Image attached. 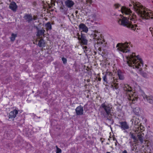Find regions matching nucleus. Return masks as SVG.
Listing matches in <instances>:
<instances>
[{"label":"nucleus","instance_id":"obj_32","mask_svg":"<svg viewBox=\"0 0 153 153\" xmlns=\"http://www.w3.org/2000/svg\"><path fill=\"white\" fill-rule=\"evenodd\" d=\"M149 30L151 32L152 36H153V28L152 27H150L149 28Z\"/></svg>","mask_w":153,"mask_h":153},{"label":"nucleus","instance_id":"obj_33","mask_svg":"<svg viewBox=\"0 0 153 153\" xmlns=\"http://www.w3.org/2000/svg\"><path fill=\"white\" fill-rule=\"evenodd\" d=\"M61 150L60 149H58V150L56 151V153H61Z\"/></svg>","mask_w":153,"mask_h":153},{"label":"nucleus","instance_id":"obj_17","mask_svg":"<svg viewBox=\"0 0 153 153\" xmlns=\"http://www.w3.org/2000/svg\"><path fill=\"white\" fill-rule=\"evenodd\" d=\"M128 100L131 101L130 103H134L137 100V98L132 95L129 94L128 97Z\"/></svg>","mask_w":153,"mask_h":153},{"label":"nucleus","instance_id":"obj_35","mask_svg":"<svg viewBox=\"0 0 153 153\" xmlns=\"http://www.w3.org/2000/svg\"><path fill=\"white\" fill-rule=\"evenodd\" d=\"M33 17V20H36L37 19V17L36 16H34Z\"/></svg>","mask_w":153,"mask_h":153},{"label":"nucleus","instance_id":"obj_12","mask_svg":"<svg viewBox=\"0 0 153 153\" xmlns=\"http://www.w3.org/2000/svg\"><path fill=\"white\" fill-rule=\"evenodd\" d=\"M75 111L77 115H82L83 114V109L82 106L79 105L76 109Z\"/></svg>","mask_w":153,"mask_h":153},{"label":"nucleus","instance_id":"obj_26","mask_svg":"<svg viewBox=\"0 0 153 153\" xmlns=\"http://www.w3.org/2000/svg\"><path fill=\"white\" fill-rule=\"evenodd\" d=\"M124 90L126 91L127 92H131V88L128 85L126 86L124 88Z\"/></svg>","mask_w":153,"mask_h":153},{"label":"nucleus","instance_id":"obj_23","mask_svg":"<svg viewBox=\"0 0 153 153\" xmlns=\"http://www.w3.org/2000/svg\"><path fill=\"white\" fill-rule=\"evenodd\" d=\"M117 74L119 76V79L121 80H123L124 79V77L123 75V73L120 70H119L117 71Z\"/></svg>","mask_w":153,"mask_h":153},{"label":"nucleus","instance_id":"obj_24","mask_svg":"<svg viewBox=\"0 0 153 153\" xmlns=\"http://www.w3.org/2000/svg\"><path fill=\"white\" fill-rule=\"evenodd\" d=\"M46 30H50L52 29V26L50 22H48L45 25Z\"/></svg>","mask_w":153,"mask_h":153},{"label":"nucleus","instance_id":"obj_41","mask_svg":"<svg viewBox=\"0 0 153 153\" xmlns=\"http://www.w3.org/2000/svg\"><path fill=\"white\" fill-rule=\"evenodd\" d=\"M111 86V87H113L114 88V85H112Z\"/></svg>","mask_w":153,"mask_h":153},{"label":"nucleus","instance_id":"obj_15","mask_svg":"<svg viewBox=\"0 0 153 153\" xmlns=\"http://www.w3.org/2000/svg\"><path fill=\"white\" fill-rule=\"evenodd\" d=\"M79 27L80 30H81L83 31L86 33L88 31V27L83 23H81L79 25Z\"/></svg>","mask_w":153,"mask_h":153},{"label":"nucleus","instance_id":"obj_10","mask_svg":"<svg viewBox=\"0 0 153 153\" xmlns=\"http://www.w3.org/2000/svg\"><path fill=\"white\" fill-rule=\"evenodd\" d=\"M144 134L142 131L138 132L137 135V137L138 138V140L140 141V142L142 143H143L144 139Z\"/></svg>","mask_w":153,"mask_h":153},{"label":"nucleus","instance_id":"obj_25","mask_svg":"<svg viewBox=\"0 0 153 153\" xmlns=\"http://www.w3.org/2000/svg\"><path fill=\"white\" fill-rule=\"evenodd\" d=\"M130 134L131 135V138L134 140V142H137L138 141V140L137 138L134 135L133 133L130 132Z\"/></svg>","mask_w":153,"mask_h":153},{"label":"nucleus","instance_id":"obj_18","mask_svg":"<svg viewBox=\"0 0 153 153\" xmlns=\"http://www.w3.org/2000/svg\"><path fill=\"white\" fill-rule=\"evenodd\" d=\"M9 8L13 11L15 12L17 8V6L15 2H13L10 4Z\"/></svg>","mask_w":153,"mask_h":153},{"label":"nucleus","instance_id":"obj_29","mask_svg":"<svg viewBox=\"0 0 153 153\" xmlns=\"http://www.w3.org/2000/svg\"><path fill=\"white\" fill-rule=\"evenodd\" d=\"M108 78V77L107 76L105 75V76L102 78L103 81L106 82V84L108 83V82L107 81V78Z\"/></svg>","mask_w":153,"mask_h":153},{"label":"nucleus","instance_id":"obj_34","mask_svg":"<svg viewBox=\"0 0 153 153\" xmlns=\"http://www.w3.org/2000/svg\"><path fill=\"white\" fill-rule=\"evenodd\" d=\"M114 88L115 89H117L118 88V84H116L114 85Z\"/></svg>","mask_w":153,"mask_h":153},{"label":"nucleus","instance_id":"obj_36","mask_svg":"<svg viewBox=\"0 0 153 153\" xmlns=\"http://www.w3.org/2000/svg\"><path fill=\"white\" fill-rule=\"evenodd\" d=\"M87 48V47L86 46H84L83 47V48L84 49H85V51H87V50L86 49Z\"/></svg>","mask_w":153,"mask_h":153},{"label":"nucleus","instance_id":"obj_16","mask_svg":"<svg viewBox=\"0 0 153 153\" xmlns=\"http://www.w3.org/2000/svg\"><path fill=\"white\" fill-rule=\"evenodd\" d=\"M97 45H98L100 47L102 48L105 47L106 45V43L105 42L104 40L103 39H99L98 41H97Z\"/></svg>","mask_w":153,"mask_h":153},{"label":"nucleus","instance_id":"obj_4","mask_svg":"<svg viewBox=\"0 0 153 153\" xmlns=\"http://www.w3.org/2000/svg\"><path fill=\"white\" fill-rule=\"evenodd\" d=\"M118 23L121 25L131 28L132 30H135L137 25L136 24L133 25L131 24L128 19L127 17H123L122 19H120L118 21Z\"/></svg>","mask_w":153,"mask_h":153},{"label":"nucleus","instance_id":"obj_6","mask_svg":"<svg viewBox=\"0 0 153 153\" xmlns=\"http://www.w3.org/2000/svg\"><path fill=\"white\" fill-rule=\"evenodd\" d=\"M121 11L123 13H124L126 15H129L128 19L130 20L134 21L136 18V16L133 14L131 10L124 6L121 7Z\"/></svg>","mask_w":153,"mask_h":153},{"label":"nucleus","instance_id":"obj_43","mask_svg":"<svg viewBox=\"0 0 153 153\" xmlns=\"http://www.w3.org/2000/svg\"><path fill=\"white\" fill-rule=\"evenodd\" d=\"M132 6V4H130L129 5V6H130H130Z\"/></svg>","mask_w":153,"mask_h":153},{"label":"nucleus","instance_id":"obj_42","mask_svg":"<svg viewBox=\"0 0 153 153\" xmlns=\"http://www.w3.org/2000/svg\"><path fill=\"white\" fill-rule=\"evenodd\" d=\"M138 130H135V132L136 133H137L138 132Z\"/></svg>","mask_w":153,"mask_h":153},{"label":"nucleus","instance_id":"obj_37","mask_svg":"<svg viewBox=\"0 0 153 153\" xmlns=\"http://www.w3.org/2000/svg\"><path fill=\"white\" fill-rule=\"evenodd\" d=\"M102 48L101 47H99L98 48V50H99L100 51H101Z\"/></svg>","mask_w":153,"mask_h":153},{"label":"nucleus","instance_id":"obj_27","mask_svg":"<svg viewBox=\"0 0 153 153\" xmlns=\"http://www.w3.org/2000/svg\"><path fill=\"white\" fill-rule=\"evenodd\" d=\"M17 36L16 34H15L13 33L11 34V37L10 38L11 41H13L15 40V38Z\"/></svg>","mask_w":153,"mask_h":153},{"label":"nucleus","instance_id":"obj_30","mask_svg":"<svg viewBox=\"0 0 153 153\" xmlns=\"http://www.w3.org/2000/svg\"><path fill=\"white\" fill-rule=\"evenodd\" d=\"M114 7L115 9H117L119 7H121V5L120 4H114Z\"/></svg>","mask_w":153,"mask_h":153},{"label":"nucleus","instance_id":"obj_19","mask_svg":"<svg viewBox=\"0 0 153 153\" xmlns=\"http://www.w3.org/2000/svg\"><path fill=\"white\" fill-rule=\"evenodd\" d=\"M66 6L68 8H71L74 5V3L73 1L71 0H67L65 2Z\"/></svg>","mask_w":153,"mask_h":153},{"label":"nucleus","instance_id":"obj_22","mask_svg":"<svg viewBox=\"0 0 153 153\" xmlns=\"http://www.w3.org/2000/svg\"><path fill=\"white\" fill-rule=\"evenodd\" d=\"M45 42L44 40L42 38L39 41L38 46L40 48H43L45 47Z\"/></svg>","mask_w":153,"mask_h":153},{"label":"nucleus","instance_id":"obj_40","mask_svg":"<svg viewBox=\"0 0 153 153\" xmlns=\"http://www.w3.org/2000/svg\"><path fill=\"white\" fill-rule=\"evenodd\" d=\"M56 150H58V149H59V148H58V146H56Z\"/></svg>","mask_w":153,"mask_h":153},{"label":"nucleus","instance_id":"obj_11","mask_svg":"<svg viewBox=\"0 0 153 153\" xmlns=\"http://www.w3.org/2000/svg\"><path fill=\"white\" fill-rule=\"evenodd\" d=\"M120 127L123 130H125L126 129H127L129 128V127L127 123L125 121L121 122L120 123Z\"/></svg>","mask_w":153,"mask_h":153},{"label":"nucleus","instance_id":"obj_14","mask_svg":"<svg viewBox=\"0 0 153 153\" xmlns=\"http://www.w3.org/2000/svg\"><path fill=\"white\" fill-rule=\"evenodd\" d=\"M37 30L36 36L38 37H40L41 36L44 35L45 30L42 28L41 29H40L38 27H36Z\"/></svg>","mask_w":153,"mask_h":153},{"label":"nucleus","instance_id":"obj_46","mask_svg":"<svg viewBox=\"0 0 153 153\" xmlns=\"http://www.w3.org/2000/svg\"><path fill=\"white\" fill-rule=\"evenodd\" d=\"M115 139V138H113V140H114Z\"/></svg>","mask_w":153,"mask_h":153},{"label":"nucleus","instance_id":"obj_20","mask_svg":"<svg viewBox=\"0 0 153 153\" xmlns=\"http://www.w3.org/2000/svg\"><path fill=\"white\" fill-rule=\"evenodd\" d=\"M94 32L95 33L93 34H92L93 39H97V41H98L99 39H100L99 38V36H100V35L99 34V33H98L97 31L95 30Z\"/></svg>","mask_w":153,"mask_h":153},{"label":"nucleus","instance_id":"obj_1","mask_svg":"<svg viewBox=\"0 0 153 153\" xmlns=\"http://www.w3.org/2000/svg\"><path fill=\"white\" fill-rule=\"evenodd\" d=\"M134 53H133L126 56L127 63L130 66L133 67L134 68L138 69L139 73L143 77L147 78L148 75L143 71H142V67H143V63L142 59L140 58L139 56H135Z\"/></svg>","mask_w":153,"mask_h":153},{"label":"nucleus","instance_id":"obj_39","mask_svg":"<svg viewBox=\"0 0 153 153\" xmlns=\"http://www.w3.org/2000/svg\"><path fill=\"white\" fill-rule=\"evenodd\" d=\"M101 78L100 77H99L98 78V80L100 81L101 80Z\"/></svg>","mask_w":153,"mask_h":153},{"label":"nucleus","instance_id":"obj_21","mask_svg":"<svg viewBox=\"0 0 153 153\" xmlns=\"http://www.w3.org/2000/svg\"><path fill=\"white\" fill-rule=\"evenodd\" d=\"M131 121L132 123H133L135 125H139V124L140 121L138 118L134 117L131 120Z\"/></svg>","mask_w":153,"mask_h":153},{"label":"nucleus","instance_id":"obj_7","mask_svg":"<svg viewBox=\"0 0 153 153\" xmlns=\"http://www.w3.org/2000/svg\"><path fill=\"white\" fill-rule=\"evenodd\" d=\"M18 111L15 109L10 112L9 114L8 118L9 121H13L14 119L16 117V115L18 114Z\"/></svg>","mask_w":153,"mask_h":153},{"label":"nucleus","instance_id":"obj_47","mask_svg":"<svg viewBox=\"0 0 153 153\" xmlns=\"http://www.w3.org/2000/svg\"><path fill=\"white\" fill-rule=\"evenodd\" d=\"M115 145H116V146L117 145V144L116 143L115 144Z\"/></svg>","mask_w":153,"mask_h":153},{"label":"nucleus","instance_id":"obj_8","mask_svg":"<svg viewBox=\"0 0 153 153\" xmlns=\"http://www.w3.org/2000/svg\"><path fill=\"white\" fill-rule=\"evenodd\" d=\"M77 35L78 36V39L80 41V42L81 44L84 45L87 44L88 41L86 39V37L85 35L82 34L81 37H79V33H77Z\"/></svg>","mask_w":153,"mask_h":153},{"label":"nucleus","instance_id":"obj_28","mask_svg":"<svg viewBox=\"0 0 153 153\" xmlns=\"http://www.w3.org/2000/svg\"><path fill=\"white\" fill-rule=\"evenodd\" d=\"M112 74L111 73V72H110L108 71H107L105 73V75H106L108 77V76L110 77L112 76Z\"/></svg>","mask_w":153,"mask_h":153},{"label":"nucleus","instance_id":"obj_2","mask_svg":"<svg viewBox=\"0 0 153 153\" xmlns=\"http://www.w3.org/2000/svg\"><path fill=\"white\" fill-rule=\"evenodd\" d=\"M133 7L138 15L143 19H152L153 13L139 2H132Z\"/></svg>","mask_w":153,"mask_h":153},{"label":"nucleus","instance_id":"obj_44","mask_svg":"<svg viewBox=\"0 0 153 153\" xmlns=\"http://www.w3.org/2000/svg\"><path fill=\"white\" fill-rule=\"evenodd\" d=\"M106 153H111L110 152H107Z\"/></svg>","mask_w":153,"mask_h":153},{"label":"nucleus","instance_id":"obj_5","mask_svg":"<svg viewBox=\"0 0 153 153\" xmlns=\"http://www.w3.org/2000/svg\"><path fill=\"white\" fill-rule=\"evenodd\" d=\"M129 43L127 42L124 43H119L116 46L118 51L123 53H127L129 51Z\"/></svg>","mask_w":153,"mask_h":153},{"label":"nucleus","instance_id":"obj_13","mask_svg":"<svg viewBox=\"0 0 153 153\" xmlns=\"http://www.w3.org/2000/svg\"><path fill=\"white\" fill-rule=\"evenodd\" d=\"M23 18L28 23L30 22L33 20V17L30 14H25Z\"/></svg>","mask_w":153,"mask_h":153},{"label":"nucleus","instance_id":"obj_9","mask_svg":"<svg viewBox=\"0 0 153 153\" xmlns=\"http://www.w3.org/2000/svg\"><path fill=\"white\" fill-rule=\"evenodd\" d=\"M142 96L144 99L146 100L149 103L153 105V96L152 95L147 96L144 93Z\"/></svg>","mask_w":153,"mask_h":153},{"label":"nucleus","instance_id":"obj_31","mask_svg":"<svg viewBox=\"0 0 153 153\" xmlns=\"http://www.w3.org/2000/svg\"><path fill=\"white\" fill-rule=\"evenodd\" d=\"M62 60L63 61V63L64 64H65L67 62V59L65 57H62Z\"/></svg>","mask_w":153,"mask_h":153},{"label":"nucleus","instance_id":"obj_45","mask_svg":"<svg viewBox=\"0 0 153 153\" xmlns=\"http://www.w3.org/2000/svg\"><path fill=\"white\" fill-rule=\"evenodd\" d=\"M137 128H138V129H139V127H138Z\"/></svg>","mask_w":153,"mask_h":153},{"label":"nucleus","instance_id":"obj_38","mask_svg":"<svg viewBox=\"0 0 153 153\" xmlns=\"http://www.w3.org/2000/svg\"><path fill=\"white\" fill-rule=\"evenodd\" d=\"M122 153H128L126 150H125L123 151V152Z\"/></svg>","mask_w":153,"mask_h":153},{"label":"nucleus","instance_id":"obj_3","mask_svg":"<svg viewBox=\"0 0 153 153\" xmlns=\"http://www.w3.org/2000/svg\"><path fill=\"white\" fill-rule=\"evenodd\" d=\"M112 108L111 104L106 102L102 104L100 107V109L103 111V115L106 118H108V116L111 115Z\"/></svg>","mask_w":153,"mask_h":153}]
</instances>
